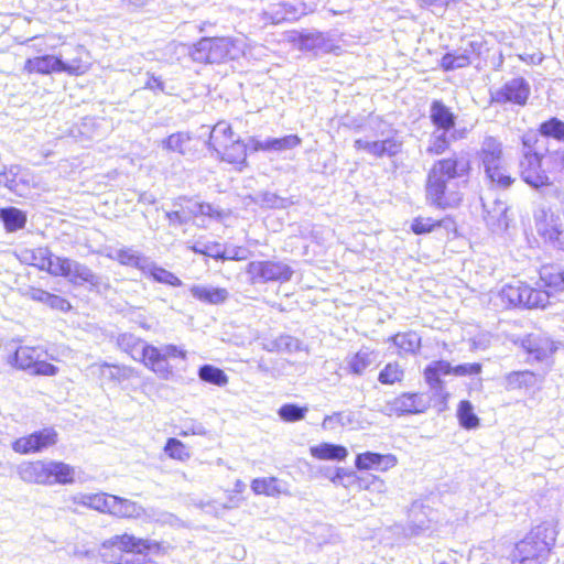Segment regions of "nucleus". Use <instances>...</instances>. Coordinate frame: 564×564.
<instances>
[{"label": "nucleus", "instance_id": "7ed1b4c3", "mask_svg": "<svg viewBox=\"0 0 564 564\" xmlns=\"http://www.w3.org/2000/svg\"><path fill=\"white\" fill-rule=\"evenodd\" d=\"M104 547H117L132 555L121 556L118 564H150L149 554L160 555L165 552L164 546L152 539H141L133 534L123 533L113 535L102 543Z\"/></svg>", "mask_w": 564, "mask_h": 564}, {"label": "nucleus", "instance_id": "6ab92c4d", "mask_svg": "<svg viewBox=\"0 0 564 564\" xmlns=\"http://www.w3.org/2000/svg\"><path fill=\"white\" fill-rule=\"evenodd\" d=\"M525 292H528V285L521 281L506 284L492 297L494 305L501 308L523 305Z\"/></svg>", "mask_w": 564, "mask_h": 564}, {"label": "nucleus", "instance_id": "dca6fc26", "mask_svg": "<svg viewBox=\"0 0 564 564\" xmlns=\"http://www.w3.org/2000/svg\"><path fill=\"white\" fill-rule=\"evenodd\" d=\"M59 57L63 73L70 76L84 75L91 67L89 52L83 45L69 46Z\"/></svg>", "mask_w": 564, "mask_h": 564}, {"label": "nucleus", "instance_id": "20e7f679", "mask_svg": "<svg viewBox=\"0 0 564 564\" xmlns=\"http://www.w3.org/2000/svg\"><path fill=\"white\" fill-rule=\"evenodd\" d=\"M209 147L223 161L240 166L246 163V145L238 137H235L230 124L225 121L216 123L212 129ZM239 170H241V167H239Z\"/></svg>", "mask_w": 564, "mask_h": 564}, {"label": "nucleus", "instance_id": "393cba45", "mask_svg": "<svg viewBox=\"0 0 564 564\" xmlns=\"http://www.w3.org/2000/svg\"><path fill=\"white\" fill-rule=\"evenodd\" d=\"M24 69L28 73H37L48 75L52 73H63L62 57L55 55H43L26 59Z\"/></svg>", "mask_w": 564, "mask_h": 564}, {"label": "nucleus", "instance_id": "c9c22d12", "mask_svg": "<svg viewBox=\"0 0 564 564\" xmlns=\"http://www.w3.org/2000/svg\"><path fill=\"white\" fill-rule=\"evenodd\" d=\"M538 382V377L534 372L524 371H512L505 376V388L508 391L530 389Z\"/></svg>", "mask_w": 564, "mask_h": 564}, {"label": "nucleus", "instance_id": "5fc2aeb1", "mask_svg": "<svg viewBox=\"0 0 564 564\" xmlns=\"http://www.w3.org/2000/svg\"><path fill=\"white\" fill-rule=\"evenodd\" d=\"M441 220H435L431 217L419 216L413 219L411 229L416 235H423L433 231L435 228L441 227Z\"/></svg>", "mask_w": 564, "mask_h": 564}, {"label": "nucleus", "instance_id": "0eeeda50", "mask_svg": "<svg viewBox=\"0 0 564 564\" xmlns=\"http://www.w3.org/2000/svg\"><path fill=\"white\" fill-rule=\"evenodd\" d=\"M553 544V532L546 527H538L517 543L512 556L531 557L546 563Z\"/></svg>", "mask_w": 564, "mask_h": 564}, {"label": "nucleus", "instance_id": "f3484780", "mask_svg": "<svg viewBox=\"0 0 564 564\" xmlns=\"http://www.w3.org/2000/svg\"><path fill=\"white\" fill-rule=\"evenodd\" d=\"M530 95V86L523 78H513L491 94L494 102L524 105Z\"/></svg>", "mask_w": 564, "mask_h": 564}, {"label": "nucleus", "instance_id": "1a4fd4ad", "mask_svg": "<svg viewBox=\"0 0 564 564\" xmlns=\"http://www.w3.org/2000/svg\"><path fill=\"white\" fill-rule=\"evenodd\" d=\"M538 234L553 247L564 249V215L541 206L534 213Z\"/></svg>", "mask_w": 564, "mask_h": 564}, {"label": "nucleus", "instance_id": "39448f33", "mask_svg": "<svg viewBox=\"0 0 564 564\" xmlns=\"http://www.w3.org/2000/svg\"><path fill=\"white\" fill-rule=\"evenodd\" d=\"M478 158L491 183L502 188L512 184L513 180L507 174L505 167L502 143L498 139L486 137L481 142Z\"/></svg>", "mask_w": 564, "mask_h": 564}, {"label": "nucleus", "instance_id": "423d86ee", "mask_svg": "<svg viewBox=\"0 0 564 564\" xmlns=\"http://www.w3.org/2000/svg\"><path fill=\"white\" fill-rule=\"evenodd\" d=\"M186 351L176 345L167 344L156 347L150 344L143 346L140 356L142 362L149 370L162 380H170L174 376V369L169 360L174 358L186 359Z\"/></svg>", "mask_w": 564, "mask_h": 564}, {"label": "nucleus", "instance_id": "69168bd1", "mask_svg": "<svg viewBox=\"0 0 564 564\" xmlns=\"http://www.w3.org/2000/svg\"><path fill=\"white\" fill-rule=\"evenodd\" d=\"M204 256L223 259L226 257V251L217 242L204 243Z\"/></svg>", "mask_w": 564, "mask_h": 564}, {"label": "nucleus", "instance_id": "f257e3e1", "mask_svg": "<svg viewBox=\"0 0 564 564\" xmlns=\"http://www.w3.org/2000/svg\"><path fill=\"white\" fill-rule=\"evenodd\" d=\"M468 171L469 162L464 158L453 156L435 162L426 182L427 202L443 209L458 206L462 195L456 184L451 181L467 174Z\"/></svg>", "mask_w": 564, "mask_h": 564}, {"label": "nucleus", "instance_id": "58836bf2", "mask_svg": "<svg viewBox=\"0 0 564 564\" xmlns=\"http://www.w3.org/2000/svg\"><path fill=\"white\" fill-rule=\"evenodd\" d=\"M301 139L295 134H290L280 139H267L265 141H254V149L262 151H284L300 145Z\"/></svg>", "mask_w": 564, "mask_h": 564}, {"label": "nucleus", "instance_id": "8fccbe9b", "mask_svg": "<svg viewBox=\"0 0 564 564\" xmlns=\"http://www.w3.org/2000/svg\"><path fill=\"white\" fill-rule=\"evenodd\" d=\"M404 377V369L402 366L397 362H389L384 366V368L380 371L378 376L379 382L382 384H394L401 382Z\"/></svg>", "mask_w": 564, "mask_h": 564}, {"label": "nucleus", "instance_id": "49530a36", "mask_svg": "<svg viewBox=\"0 0 564 564\" xmlns=\"http://www.w3.org/2000/svg\"><path fill=\"white\" fill-rule=\"evenodd\" d=\"M457 417L460 425L467 430L477 429L479 426V417L474 413V406L467 400L460 401L457 409Z\"/></svg>", "mask_w": 564, "mask_h": 564}, {"label": "nucleus", "instance_id": "6e6d98bb", "mask_svg": "<svg viewBox=\"0 0 564 564\" xmlns=\"http://www.w3.org/2000/svg\"><path fill=\"white\" fill-rule=\"evenodd\" d=\"M540 132L543 135L564 141V122L553 118L541 124Z\"/></svg>", "mask_w": 564, "mask_h": 564}, {"label": "nucleus", "instance_id": "ddd939ff", "mask_svg": "<svg viewBox=\"0 0 564 564\" xmlns=\"http://www.w3.org/2000/svg\"><path fill=\"white\" fill-rule=\"evenodd\" d=\"M109 514L117 518L141 520L143 522L164 521L166 518L165 513H160L153 508H144L135 501L118 496L112 497Z\"/></svg>", "mask_w": 564, "mask_h": 564}, {"label": "nucleus", "instance_id": "774afa93", "mask_svg": "<svg viewBox=\"0 0 564 564\" xmlns=\"http://www.w3.org/2000/svg\"><path fill=\"white\" fill-rule=\"evenodd\" d=\"M247 258L246 250L243 248H235L230 252H226L224 260H245Z\"/></svg>", "mask_w": 564, "mask_h": 564}, {"label": "nucleus", "instance_id": "2eb2a0df", "mask_svg": "<svg viewBox=\"0 0 564 564\" xmlns=\"http://www.w3.org/2000/svg\"><path fill=\"white\" fill-rule=\"evenodd\" d=\"M429 408V401L421 393H402L388 402L384 413L388 415H403L422 413Z\"/></svg>", "mask_w": 564, "mask_h": 564}, {"label": "nucleus", "instance_id": "bb28decb", "mask_svg": "<svg viewBox=\"0 0 564 564\" xmlns=\"http://www.w3.org/2000/svg\"><path fill=\"white\" fill-rule=\"evenodd\" d=\"M113 495L105 492L98 494H77L72 500L75 505L88 507L102 513H109Z\"/></svg>", "mask_w": 564, "mask_h": 564}, {"label": "nucleus", "instance_id": "4468645a", "mask_svg": "<svg viewBox=\"0 0 564 564\" xmlns=\"http://www.w3.org/2000/svg\"><path fill=\"white\" fill-rule=\"evenodd\" d=\"M57 442V433L53 429H43L12 443L15 453L26 455L42 452Z\"/></svg>", "mask_w": 564, "mask_h": 564}, {"label": "nucleus", "instance_id": "bf43d9fd", "mask_svg": "<svg viewBox=\"0 0 564 564\" xmlns=\"http://www.w3.org/2000/svg\"><path fill=\"white\" fill-rule=\"evenodd\" d=\"M469 64L468 56L460 54V55H454V54H446L442 58V66L445 69H454V68H460L465 67Z\"/></svg>", "mask_w": 564, "mask_h": 564}, {"label": "nucleus", "instance_id": "a19ab883", "mask_svg": "<svg viewBox=\"0 0 564 564\" xmlns=\"http://www.w3.org/2000/svg\"><path fill=\"white\" fill-rule=\"evenodd\" d=\"M540 279L545 288L554 291L564 289V271L555 267H543L540 271Z\"/></svg>", "mask_w": 564, "mask_h": 564}, {"label": "nucleus", "instance_id": "0e129e2a", "mask_svg": "<svg viewBox=\"0 0 564 564\" xmlns=\"http://www.w3.org/2000/svg\"><path fill=\"white\" fill-rule=\"evenodd\" d=\"M32 297L34 300L48 303L50 305H54L55 302H61L62 304H67V301L61 299L59 296L52 295L43 290H34L32 292Z\"/></svg>", "mask_w": 564, "mask_h": 564}, {"label": "nucleus", "instance_id": "473e14b6", "mask_svg": "<svg viewBox=\"0 0 564 564\" xmlns=\"http://www.w3.org/2000/svg\"><path fill=\"white\" fill-rule=\"evenodd\" d=\"M486 212L485 220L492 230L506 229L507 223V205L501 200H495L492 207L489 208L487 203L482 204Z\"/></svg>", "mask_w": 564, "mask_h": 564}, {"label": "nucleus", "instance_id": "5701e85b", "mask_svg": "<svg viewBox=\"0 0 564 564\" xmlns=\"http://www.w3.org/2000/svg\"><path fill=\"white\" fill-rule=\"evenodd\" d=\"M20 260L53 275L55 258H53L51 251L45 247L22 250Z\"/></svg>", "mask_w": 564, "mask_h": 564}, {"label": "nucleus", "instance_id": "4be33fe9", "mask_svg": "<svg viewBox=\"0 0 564 564\" xmlns=\"http://www.w3.org/2000/svg\"><path fill=\"white\" fill-rule=\"evenodd\" d=\"M522 347L536 360H544L556 350L555 344L549 337L532 334L522 339Z\"/></svg>", "mask_w": 564, "mask_h": 564}, {"label": "nucleus", "instance_id": "e2e57ef3", "mask_svg": "<svg viewBox=\"0 0 564 564\" xmlns=\"http://www.w3.org/2000/svg\"><path fill=\"white\" fill-rule=\"evenodd\" d=\"M349 421V415L344 413H334L332 415H327L323 421V429L329 430L334 429L336 424L345 425Z\"/></svg>", "mask_w": 564, "mask_h": 564}, {"label": "nucleus", "instance_id": "e433bc0d", "mask_svg": "<svg viewBox=\"0 0 564 564\" xmlns=\"http://www.w3.org/2000/svg\"><path fill=\"white\" fill-rule=\"evenodd\" d=\"M463 137L464 131L459 135H457L456 131L449 134V131L435 129L431 134L426 152L432 155H440L448 149L452 139L455 140Z\"/></svg>", "mask_w": 564, "mask_h": 564}, {"label": "nucleus", "instance_id": "6e6552de", "mask_svg": "<svg viewBox=\"0 0 564 564\" xmlns=\"http://www.w3.org/2000/svg\"><path fill=\"white\" fill-rule=\"evenodd\" d=\"M45 350L42 347L20 346L10 361L18 369L33 376L53 377L58 368L43 359Z\"/></svg>", "mask_w": 564, "mask_h": 564}, {"label": "nucleus", "instance_id": "f704fd0d", "mask_svg": "<svg viewBox=\"0 0 564 564\" xmlns=\"http://www.w3.org/2000/svg\"><path fill=\"white\" fill-rule=\"evenodd\" d=\"M377 359L378 354L375 350L362 348L347 359V367L351 373L360 376L368 367L375 364Z\"/></svg>", "mask_w": 564, "mask_h": 564}, {"label": "nucleus", "instance_id": "72a5a7b5", "mask_svg": "<svg viewBox=\"0 0 564 564\" xmlns=\"http://www.w3.org/2000/svg\"><path fill=\"white\" fill-rule=\"evenodd\" d=\"M310 454L319 460H345L348 456V451L341 445L330 443H321L310 447Z\"/></svg>", "mask_w": 564, "mask_h": 564}, {"label": "nucleus", "instance_id": "864d4df0", "mask_svg": "<svg viewBox=\"0 0 564 564\" xmlns=\"http://www.w3.org/2000/svg\"><path fill=\"white\" fill-rule=\"evenodd\" d=\"M189 140L191 138L186 133L177 132L169 135L166 139H163L161 141V145L167 151L185 154Z\"/></svg>", "mask_w": 564, "mask_h": 564}, {"label": "nucleus", "instance_id": "b1692460", "mask_svg": "<svg viewBox=\"0 0 564 564\" xmlns=\"http://www.w3.org/2000/svg\"><path fill=\"white\" fill-rule=\"evenodd\" d=\"M19 478L30 485H46L45 460L23 462L17 467Z\"/></svg>", "mask_w": 564, "mask_h": 564}, {"label": "nucleus", "instance_id": "09e8293b", "mask_svg": "<svg viewBox=\"0 0 564 564\" xmlns=\"http://www.w3.org/2000/svg\"><path fill=\"white\" fill-rule=\"evenodd\" d=\"M187 209L195 217L207 216L213 219L221 220L227 216L225 210L218 209L213 205L205 203L188 202Z\"/></svg>", "mask_w": 564, "mask_h": 564}, {"label": "nucleus", "instance_id": "603ef678", "mask_svg": "<svg viewBox=\"0 0 564 564\" xmlns=\"http://www.w3.org/2000/svg\"><path fill=\"white\" fill-rule=\"evenodd\" d=\"M198 376L203 381L224 387L228 383V376L219 368L212 365L200 367Z\"/></svg>", "mask_w": 564, "mask_h": 564}, {"label": "nucleus", "instance_id": "a18cd8bd", "mask_svg": "<svg viewBox=\"0 0 564 564\" xmlns=\"http://www.w3.org/2000/svg\"><path fill=\"white\" fill-rule=\"evenodd\" d=\"M148 268L144 270V274H150L156 282L173 285V286H181L182 281L174 275L172 272L160 268L155 265L152 261L149 260Z\"/></svg>", "mask_w": 564, "mask_h": 564}, {"label": "nucleus", "instance_id": "f8f14e48", "mask_svg": "<svg viewBox=\"0 0 564 564\" xmlns=\"http://www.w3.org/2000/svg\"><path fill=\"white\" fill-rule=\"evenodd\" d=\"M54 276L67 278L74 284L88 283L93 288L100 285V278L96 275L88 267L75 260L63 257H55Z\"/></svg>", "mask_w": 564, "mask_h": 564}, {"label": "nucleus", "instance_id": "4d7b16f0", "mask_svg": "<svg viewBox=\"0 0 564 564\" xmlns=\"http://www.w3.org/2000/svg\"><path fill=\"white\" fill-rule=\"evenodd\" d=\"M307 408H300L295 404H285L280 408L279 415L286 422H296L304 419Z\"/></svg>", "mask_w": 564, "mask_h": 564}, {"label": "nucleus", "instance_id": "7c9ffc66", "mask_svg": "<svg viewBox=\"0 0 564 564\" xmlns=\"http://www.w3.org/2000/svg\"><path fill=\"white\" fill-rule=\"evenodd\" d=\"M303 51H315L316 53H340V47L323 33H306L303 42Z\"/></svg>", "mask_w": 564, "mask_h": 564}, {"label": "nucleus", "instance_id": "c85d7f7f", "mask_svg": "<svg viewBox=\"0 0 564 564\" xmlns=\"http://www.w3.org/2000/svg\"><path fill=\"white\" fill-rule=\"evenodd\" d=\"M189 292L196 300L212 305L221 304L229 296V293L225 288H213L206 285H193L191 286Z\"/></svg>", "mask_w": 564, "mask_h": 564}, {"label": "nucleus", "instance_id": "3c124183", "mask_svg": "<svg viewBox=\"0 0 564 564\" xmlns=\"http://www.w3.org/2000/svg\"><path fill=\"white\" fill-rule=\"evenodd\" d=\"M550 293L543 290L531 289L528 285V292L524 293L523 306L528 308H545L550 303Z\"/></svg>", "mask_w": 564, "mask_h": 564}, {"label": "nucleus", "instance_id": "f03ea898", "mask_svg": "<svg viewBox=\"0 0 564 564\" xmlns=\"http://www.w3.org/2000/svg\"><path fill=\"white\" fill-rule=\"evenodd\" d=\"M243 54L245 43L229 36L203 37L189 51L194 62L204 64H219L237 59Z\"/></svg>", "mask_w": 564, "mask_h": 564}, {"label": "nucleus", "instance_id": "9d476101", "mask_svg": "<svg viewBox=\"0 0 564 564\" xmlns=\"http://www.w3.org/2000/svg\"><path fill=\"white\" fill-rule=\"evenodd\" d=\"M541 161L542 158L538 153L530 151L524 152L523 159L520 162V176L522 181L535 189L542 192L551 189L554 195L560 196L561 191L553 185L550 177L542 169Z\"/></svg>", "mask_w": 564, "mask_h": 564}, {"label": "nucleus", "instance_id": "de8ad7c7", "mask_svg": "<svg viewBox=\"0 0 564 564\" xmlns=\"http://www.w3.org/2000/svg\"><path fill=\"white\" fill-rule=\"evenodd\" d=\"M263 347L268 351L292 352L300 348V341L290 335H281L274 340L265 343Z\"/></svg>", "mask_w": 564, "mask_h": 564}, {"label": "nucleus", "instance_id": "cd10ccee", "mask_svg": "<svg viewBox=\"0 0 564 564\" xmlns=\"http://www.w3.org/2000/svg\"><path fill=\"white\" fill-rule=\"evenodd\" d=\"M108 258L117 260L122 265L133 267L144 272L148 268L149 258L132 248H121L113 253L107 254Z\"/></svg>", "mask_w": 564, "mask_h": 564}, {"label": "nucleus", "instance_id": "052dcab7", "mask_svg": "<svg viewBox=\"0 0 564 564\" xmlns=\"http://www.w3.org/2000/svg\"><path fill=\"white\" fill-rule=\"evenodd\" d=\"M207 434V430L205 426L196 422L194 420H189L184 424V429L181 430L180 435L181 436H189V435H198V436H205Z\"/></svg>", "mask_w": 564, "mask_h": 564}, {"label": "nucleus", "instance_id": "a878e982", "mask_svg": "<svg viewBox=\"0 0 564 564\" xmlns=\"http://www.w3.org/2000/svg\"><path fill=\"white\" fill-rule=\"evenodd\" d=\"M358 487L372 496L375 506H382L387 500L389 489L386 481L379 476L368 475L358 478Z\"/></svg>", "mask_w": 564, "mask_h": 564}, {"label": "nucleus", "instance_id": "ea45409f", "mask_svg": "<svg viewBox=\"0 0 564 564\" xmlns=\"http://www.w3.org/2000/svg\"><path fill=\"white\" fill-rule=\"evenodd\" d=\"M452 366L444 360L433 361L424 370V378L431 388L435 389L441 383V376L452 375Z\"/></svg>", "mask_w": 564, "mask_h": 564}, {"label": "nucleus", "instance_id": "338daca9", "mask_svg": "<svg viewBox=\"0 0 564 564\" xmlns=\"http://www.w3.org/2000/svg\"><path fill=\"white\" fill-rule=\"evenodd\" d=\"M305 35L304 33H300L297 31H292L288 34V40L293 43L294 45H296L300 50L303 51V42H304V39H305Z\"/></svg>", "mask_w": 564, "mask_h": 564}, {"label": "nucleus", "instance_id": "c03bdc74", "mask_svg": "<svg viewBox=\"0 0 564 564\" xmlns=\"http://www.w3.org/2000/svg\"><path fill=\"white\" fill-rule=\"evenodd\" d=\"M119 347L128 352L134 360L139 361L141 350L148 343L134 337L131 334H122L117 339Z\"/></svg>", "mask_w": 564, "mask_h": 564}, {"label": "nucleus", "instance_id": "412c9836", "mask_svg": "<svg viewBox=\"0 0 564 564\" xmlns=\"http://www.w3.org/2000/svg\"><path fill=\"white\" fill-rule=\"evenodd\" d=\"M76 470L69 464L59 460H45V486L70 485L75 482Z\"/></svg>", "mask_w": 564, "mask_h": 564}, {"label": "nucleus", "instance_id": "79ce46f5", "mask_svg": "<svg viewBox=\"0 0 564 564\" xmlns=\"http://www.w3.org/2000/svg\"><path fill=\"white\" fill-rule=\"evenodd\" d=\"M0 219L4 223L8 231H17L23 228L26 223L24 213L14 207L0 209Z\"/></svg>", "mask_w": 564, "mask_h": 564}, {"label": "nucleus", "instance_id": "680f3d73", "mask_svg": "<svg viewBox=\"0 0 564 564\" xmlns=\"http://www.w3.org/2000/svg\"><path fill=\"white\" fill-rule=\"evenodd\" d=\"M481 371V365L474 362V364H464L456 367H452V375L457 377L463 376H469V375H477Z\"/></svg>", "mask_w": 564, "mask_h": 564}, {"label": "nucleus", "instance_id": "2f4dec72", "mask_svg": "<svg viewBox=\"0 0 564 564\" xmlns=\"http://www.w3.org/2000/svg\"><path fill=\"white\" fill-rule=\"evenodd\" d=\"M251 489L256 495L268 497L290 496L288 488L275 477L257 478L251 482Z\"/></svg>", "mask_w": 564, "mask_h": 564}, {"label": "nucleus", "instance_id": "4c0bfd02", "mask_svg": "<svg viewBox=\"0 0 564 564\" xmlns=\"http://www.w3.org/2000/svg\"><path fill=\"white\" fill-rule=\"evenodd\" d=\"M391 341L400 356L414 355L421 347V337L414 332L399 333L391 337Z\"/></svg>", "mask_w": 564, "mask_h": 564}, {"label": "nucleus", "instance_id": "a211bd4d", "mask_svg": "<svg viewBox=\"0 0 564 564\" xmlns=\"http://www.w3.org/2000/svg\"><path fill=\"white\" fill-rule=\"evenodd\" d=\"M357 150H362L376 158L393 156L401 151L402 142L394 137L383 140L357 139L354 143Z\"/></svg>", "mask_w": 564, "mask_h": 564}, {"label": "nucleus", "instance_id": "c756f323", "mask_svg": "<svg viewBox=\"0 0 564 564\" xmlns=\"http://www.w3.org/2000/svg\"><path fill=\"white\" fill-rule=\"evenodd\" d=\"M430 118L435 129L451 131L455 126V116L443 102L435 100L431 105Z\"/></svg>", "mask_w": 564, "mask_h": 564}, {"label": "nucleus", "instance_id": "9b49d317", "mask_svg": "<svg viewBox=\"0 0 564 564\" xmlns=\"http://www.w3.org/2000/svg\"><path fill=\"white\" fill-rule=\"evenodd\" d=\"M246 272L251 283L288 282L293 275V270L288 263L272 260L251 261Z\"/></svg>", "mask_w": 564, "mask_h": 564}, {"label": "nucleus", "instance_id": "aec40b11", "mask_svg": "<svg viewBox=\"0 0 564 564\" xmlns=\"http://www.w3.org/2000/svg\"><path fill=\"white\" fill-rule=\"evenodd\" d=\"M398 459L393 454H378L366 452L358 454L355 460V466L359 470L376 469L379 471H387L397 466Z\"/></svg>", "mask_w": 564, "mask_h": 564}, {"label": "nucleus", "instance_id": "13d9d810", "mask_svg": "<svg viewBox=\"0 0 564 564\" xmlns=\"http://www.w3.org/2000/svg\"><path fill=\"white\" fill-rule=\"evenodd\" d=\"M259 203L268 208H286L292 204L289 198L280 197L270 192L262 193L259 196Z\"/></svg>", "mask_w": 564, "mask_h": 564}, {"label": "nucleus", "instance_id": "37998d69", "mask_svg": "<svg viewBox=\"0 0 564 564\" xmlns=\"http://www.w3.org/2000/svg\"><path fill=\"white\" fill-rule=\"evenodd\" d=\"M163 452L171 459L184 463L191 458V452L187 446L177 438H167Z\"/></svg>", "mask_w": 564, "mask_h": 564}]
</instances>
